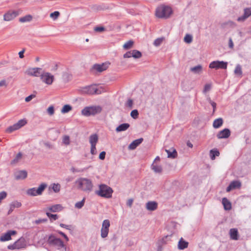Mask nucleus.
<instances>
[{
  "label": "nucleus",
  "instance_id": "obj_1",
  "mask_svg": "<svg viewBox=\"0 0 251 251\" xmlns=\"http://www.w3.org/2000/svg\"><path fill=\"white\" fill-rule=\"evenodd\" d=\"M173 14L172 8L168 5L161 4L155 10V15L156 17L160 19H168Z\"/></svg>",
  "mask_w": 251,
  "mask_h": 251
},
{
  "label": "nucleus",
  "instance_id": "obj_2",
  "mask_svg": "<svg viewBox=\"0 0 251 251\" xmlns=\"http://www.w3.org/2000/svg\"><path fill=\"white\" fill-rule=\"evenodd\" d=\"M75 183L78 188L83 191L90 192L93 190V184L90 179L81 177L76 180Z\"/></svg>",
  "mask_w": 251,
  "mask_h": 251
},
{
  "label": "nucleus",
  "instance_id": "obj_3",
  "mask_svg": "<svg viewBox=\"0 0 251 251\" xmlns=\"http://www.w3.org/2000/svg\"><path fill=\"white\" fill-rule=\"evenodd\" d=\"M102 107L100 105H92L85 107L81 111V114L85 117L95 116L102 111Z\"/></svg>",
  "mask_w": 251,
  "mask_h": 251
},
{
  "label": "nucleus",
  "instance_id": "obj_4",
  "mask_svg": "<svg viewBox=\"0 0 251 251\" xmlns=\"http://www.w3.org/2000/svg\"><path fill=\"white\" fill-rule=\"evenodd\" d=\"M99 190L96 191V194L98 196L105 198H110L113 193L112 189L105 184H100L99 186Z\"/></svg>",
  "mask_w": 251,
  "mask_h": 251
},
{
  "label": "nucleus",
  "instance_id": "obj_5",
  "mask_svg": "<svg viewBox=\"0 0 251 251\" xmlns=\"http://www.w3.org/2000/svg\"><path fill=\"white\" fill-rule=\"evenodd\" d=\"M47 242L50 246L55 247L58 249L61 248L66 249L63 242L60 239L57 238L53 234H50L49 236Z\"/></svg>",
  "mask_w": 251,
  "mask_h": 251
},
{
  "label": "nucleus",
  "instance_id": "obj_6",
  "mask_svg": "<svg viewBox=\"0 0 251 251\" xmlns=\"http://www.w3.org/2000/svg\"><path fill=\"white\" fill-rule=\"evenodd\" d=\"M104 92V89L101 87H98L95 85H92L83 87L82 92L87 95L100 94Z\"/></svg>",
  "mask_w": 251,
  "mask_h": 251
},
{
  "label": "nucleus",
  "instance_id": "obj_7",
  "mask_svg": "<svg viewBox=\"0 0 251 251\" xmlns=\"http://www.w3.org/2000/svg\"><path fill=\"white\" fill-rule=\"evenodd\" d=\"M47 187V184L46 183H42L39 185L38 188L33 187L27 190L26 194L30 196L41 195Z\"/></svg>",
  "mask_w": 251,
  "mask_h": 251
},
{
  "label": "nucleus",
  "instance_id": "obj_8",
  "mask_svg": "<svg viewBox=\"0 0 251 251\" xmlns=\"http://www.w3.org/2000/svg\"><path fill=\"white\" fill-rule=\"evenodd\" d=\"M22 10L20 9L9 10L3 15V20L6 22L11 21L19 16Z\"/></svg>",
  "mask_w": 251,
  "mask_h": 251
},
{
  "label": "nucleus",
  "instance_id": "obj_9",
  "mask_svg": "<svg viewBox=\"0 0 251 251\" xmlns=\"http://www.w3.org/2000/svg\"><path fill=\"white\" fill-rule=\"evenodd\" d=\"M40 77L42 81L47 85L52 84L54 80V76L49 72H43Z\"/></svg>",
  "mask_w": 251,
  "mask_h": 251
},
{
  "label": "nucleus",
  "instance_id": "obj_10",
  "mask_svg": "<svg viewBox=\"0 0 251 251\" xmlns=\"http://www.w3.org/2000/svg\"><path fill=\"white\" fill-rule=\"evenodd\" d=\"M25 246L26 243L25 239L24 238H21L13 244L8 245L7 248L11 250L15 249L19 250L25 248Z\"/></svg>",
  "mask_w": 251,
  "mask_h": 251
},
{
  "label": "nucleus",
  "instance_id": "obj_11",
  "mask_svg": "<svg viewBox=\"0 0 251 251\" xmlns=\"http://www.w3.org/2000/svg\"><path fill=\"white\" fill-rule=\"evenodd\" d=\"M227 66V62L223 61H214L211 62L209 67L211 69H226Z\"/></svg>",
  "mask_w": 251,
  "mask_h": 251
},
{
  "label": "nucleus",
  "instance_id": "obj_12",
  "mask_svg": "<svg viewBox=\"0 0 251 251\" xmlns=\"http://www.w3.org/2000/svg\"><path fill=\"white\" fill-rule=\"evenodd\" d=\"M110 226V224L108 220H104L103 221L100 230V236L101 238H105L108 236Z\"/></svg>",
  "mask_w": 251,
  "mask_h": 251
},
{
  "label": "nucleus",
  "instance_id": "obj_13",
  "mask_svg": "<svg viewBox=\"0 0 251 251\" xmlns=\"http://www.w3.org/2000/svg\"><path fill=\"white\" fill-rule=\"evenodd\" d=\"M109 65V62H105L101 64H95L93 66L92 71L100 73L105 71L108 68Z\"/></svg>",
  "mask_w": 251,
  "mask_h": 251
},
{
  "label": "nucleus",
  "instance_id": "obj_14",
  "mask_svg": "<svg viewBox=\"0 0 251 251\" xmlns=\"http://www.w3.org/2000/svg\"><path fill=\"white\" fill-rule=\"evenodd\" d=\"M41 70L42 69L40 68H32L27 69L25 73L29 76L38 77L40 76Z\"/></svg>",
  "mask_w": 251,
  "mask_h": 251
},
{
  "label": "nucleus",
  "instance_id": "obj_15",
  "mask_svg": "<svg viewBox=\"0 0 251 251\" xmlns=\"http://www.w3.org/2000/svg\"><path fill=\"white\" fill-rule=\"evenodd\" d=\"M16 234L15 230H8L7 232L3 234L0 237V241L1 242H4L9 241L11 239V236Z\"/></svg>",
  "mask_w": 251,
  "mask_h": 251
},
{
  "label": "nucleus",
  "instance_id": "obj_16",
  "mask_svg": "<svg viewBox=\"0 0 251 251\" xmlns=\"http://www.w3.org/2000/svg\"><path fill=\"white\" fill-rule=\"evenodd\" d=\"M27 176V172L25 170H20L15 172L14 177L16 180H22L26 178Z\"/></svg>",
  "mask_w": 251,
  "mask_h": 251
},
{
  "label": "nucleus",
  "instance_id": "obj_17",
  "mask_svg": "<svg viewBox=\"0 0 251 251\" xmlns=\"http://www.w3.org/2000/svg\"><path fill=\"white\" fill-rule=\"evenodd\" d=\"M230 133L228 128H225L218 132L217 137L218 139L227 138L230 135Z\"/></svg>",
  "mask_w": 251,
  "mask_h": 251
},
{
  "label": "nucleus",
  "instance_id": "obj_18",
  "mask_svg": "<svg viewBox=\"0 0 251 251\" xmlns=\"http://www.w3.org/2000/svg\"><path fill=\"white\" fill-rule=\"evenodd\" d=\"M241 186V183L239 181H232L229 184L228 186L226 188V191L227 192H230L231 190L236 188H239Z\"/></svg>",
  "mask_w": 251,
  "mask_h": 251
},
{
  "label": "nucleus",
  "instance_id": "obj_19",
  "mask_svg": "<svg viewBox=\"0 0 251 251\" xmlns=\"http://www.w3.org/2000/svg\"><path fill=\"white\" fill-rule=\"evenodd\" d=\"M251 15V8H245L244 9V15L238 18L237 21L239 22L244 21L246 19Z\"/></svg>",
  "mask_w": 251,
  "mask_h": 251
},
{
  "label": "nucleus",
  "instance_id": "obj_20",
  "mask_svg": "<svg viewBox=\"0 0 251 251\" xmlns=\"http://www.w3.org/2000/svg\"><path fill=\"white\" fill-rule=\"evenodd\" d=\"M143 138L136 139L132 142L128 146V149L130 150H133L135 149L143 141Z\"/></svg>",
  "mask_w": 251,
  "mask_h": 251
},
{
  "label": "nucleus",
  "instance_id": "obj_21",
  "mask_svg": "<svg viewBox=\"0 0 251 251\" xmlns=\"http://www.w3.org/2000/svg\"><path fill=\"white\" fill-rule=\"evenodd\" d=\"M158 204L154 201H148L146 204V207L149 211H154L157 208Z\"/></svg>",
  "mask_w": 251,
  "mask_h": 251
},
{
  "label": "nucleus",
  "instance_id": "obj_22",
  "mask_svg": "<svg viewBox=\"0 0 251 251\" xmlns=\"http://www.w3.org/2000/svg\"><path fill=\"white\" fill-rule=\"evenodd\" d=\"M63 207L60 204H54L47 208V210L52 212H57L62 210Z\"/></svg>",
  "mask_w": 251,
  "mask_h": 251
},
{
  "label": "nucleus",
  "instance_id": "obj_23",
  "mask_svg": "<svg viewBox=\"0 0 251 251\" xmlns=\"http://www.w3.org/2000/svg\"><path fill=\"white\" fill-rule=\"evenodd\" d=\"M22 203L18 201H14L12 202L9 205V209L8 212V214H10L13 211L15 208H19L21 206Z\"/></svg>",
  "mask_w": 251,
  "mask_h": 251
},
{
  "label": "nucleus",
  "instance_id": "obj_24",
  "mask_svg": "<svg viewBox=\"0 0 251 251\" xmlns=\"http://www.w3.org/2000/svg\"><path fill=\"white\" fill-rule=\"evenodd\" d=\"M230 237L231 239L237 240L238 239V232L237 228H231L229 231Z\"/></svg>",
  "mask_w": 251,
  "mask_h": 251
},
{
  "label": "nucleus",
  "instance_id": "obj_25",
  "mask_svg": "<svg viewBox=\"0 0 251 251\" xmlns=\"http://www.w3.org/2000/svg\"><path fill=\"white\" fill-rule=\"evenodd\" d=\"M130 126V125L128 123H124L119 125L116 128V131L117 132L124 131L126 130Z\"/></svg>",
  "mask_w": 251,
  "mask_h": 251
},
{
  "label": "nucleus",
  "instance_id": "obj_26",
  "mask_svg": "<svg viewBox=\"0 0 251 251\" xmlns=\"http://www.w3.org/2000/svg\"><path fill=\"white\" fill-rule=\"evenodd\" d=\"M188 242L185 241L182 238L179 240L178 243V249L180 250H184L188 247Z\"/></svg>",
  "mask_w": 251,
  "mask_h": 251
},
{
  "label": "nucleus",
  "instance_id": "obj_27",
  "mask_svg": "<svg viewBox=\"0 0 251 251\" xmlns=\"http://www.w3.org/2000/svg\"><path fill=\"white\" fill-rule=\"evenodd\" d=\"M222 204L226 210H229L231 209V204L227 198H224L222 199Z\"/></svg>",
  "mask_w": 251,
  "mask_h": 251
},
{
  "label": "nucleus",
  "instance_id": "obj_28",
  "mask_svg": "<svg viewBox=\"0 0 251 251\" xmlns=\"http://www.w3.org/2000/svg\"><path fill=\"white\" fill-rule=\"evenodd\" d=\"M98 136L97 134H93L89 137V142L91 146L96 145L98 141Z\"/></svg>",
  "mask_w": 251,
  "mask_h": 251
},
{
  "label": "nucleus",
  "instance_id": "obj_29",
  "mask_svg": "<svg viewBox=\"0 0 251 251\" xmlns=\"http://www.w3.org/2000/svg\"><path fill=\"white\" fill-rule=\"evenodd\" d=\"M151 169L156 173H161L162 171V168L161 165H157L153 162L151 166Z\"/></svg>",
  "mask_w": 251,
  "mask_h": 251
},
{
  "label": "nucleus",
  "instance_id": "obj_30",
  "mask_svg": "<svg viewBox=\"0 0 251 251\" xmlns=\"http://www.w3.org/2000/svg\"><path fill=\"white\" fill-rule=\"evenodd\" d=\"M223 124V120L222 118H219L215 120L213 123V126L215 128H218L221 127Z\"/></svg>",
  "mask_w": 251,
  "mask_h": 251
},
{
  "label": "nucleus",
  "instance_id": "obj_31",
  "mask_svg": "<svg viewBox=\"0 0 251 251\" xmlns=\"http://www.w3.org/2000/svg\"><path fill=\"white\" fill-rule=\"evenodd\" d=\"M210 157L211 160H214L216 156H219L220 155V152L217 149H214L211 150L209 152Z\"/></svg>",
  "mask_w": 251,
  "mask_h": 251
},
{
  "label": "nucleus",
  "instance_id": "obj_32",
  "mask_svg": "<svg viewBox=\"0 0 251 251\" xmlns=\"http://www.w3.org/2000/svg\"><path fill=\"white\" fill-rule=\"evenodd\" d=\"M168 154V158H175L177 156V152L175 149H173L171 151L168 150H165Z\"/></svg>",
  "mask_w": 251,
  "mask_h": 251
},
{
  "label": "nucleus",
  "instance_id": "obj_33",
  "mask_svg": "<svg viewBox=\"0 0 251 251\" xmlns=\"http://www.w3.org/2000/svg\"><path fill=\"white\" fill-rule=\"evenodd\" d=\"M27 123V121L25 119H21L19 120L17 123L15 124L16 127H17V129H20L25 125Z\"/></svg>",
  "mask_w": 251,
  "mask_h": 251
},
{
  "label": "nucleus",
  "instance_id": "obj_34",
  "mask_svg": "<svg viewBox=\"0 0 251 251\" xmlns=\"http://www.w3.org/2000/svg\"><path fill=\"white\" fill-rule=\"evenodd\" d=\"M32 20V16L30 15H27L19 19V21L21 23L30 22Z\"/></svg>",
  "mask_w": 251,
  "mask_h": 251
},
{
  "label": "nucleus",
  "instance_id": "obj_35",
  "mask_svg": "<svg viewBox=\"0 0 251 251\" xmlns=\"http://www.w3.org/2000/svg\"><path fill=\"white\" fill-rule=\"evenodd\" d=\"M191 72L195 74H200L202 71V66L200 65L192 67L190 69Z\"/></svg>",
  "mask_w": 251,
  "mask_h": 251
},
{
  "label": "nucleus",
  "instance_id": "obj_36",
  "mask_svg": "<svg viewBox=\"0 0 251 251\" xmlns=\"http://www.w3.org/2000/svg\"><path fill=\"white\" fill-rule=\"evenodd\" d=\"M133 44L134 42L132 40H129L125 43L123 48L126 50H129L133 47Z\"/></svg>",
  "mask_w": 251,
  "mask_h": 251
},
{
  "label": "nucleus",
  "instance_id": "obj_37",
  "mask_svg": "<svg viewBox=\"0 0 251 251\" xmlns=\"http://www.w3.org/2000/svg\"><path fill=\"white\" fill-rule=\"evenodd\" d=\"M142 53L139 50H132V57L135 59H138L142 57Z\"/></svg>",
  "mask_w": 251,
  "mask_h": 251
},
{
  "label": "nucleus",
  "instance_id": "obj_38",
  "mask_svg": "<svg viewBox=\"0 0 251 251\" xmlns=\"http://www.w3.org/2000/svg\"><path fill=\"white\" fill-rule=\"evenodd\" d=\"M72 107L69 105L66 104L62 107L61 112L62 113H66L72 110Z\"/></svg>",
  "mask_w": 251,
  "mask_h": 251
},
{
  "label": "nucleus",
  "instance_id": "obj_39",
  "mask_svg": "<svg viewBox=\"0 0 251 251\" xmlns=\"http://www.w3.org/2000/svg\"><path fill=\"white\" fill-rule=\"evenodd\" d=\"M164 39V37L157 38L154 41L153 44L155 47H158L162 43Z\"/></svg>",
  "mask_w": 251,
  "mask_h": 251
},
{
  "label": "nucleus",
  "instance_id": "obj_40",
  "mask_svg": "<svg viewBox=\"0 0 251 251\" xmlns=\"http://www.w3.org/2000/svg\"><path fill=\"white\" fill-rule=\"evenodd\" d=\"M47 216L50 218V220L51 221L52 220H56L58 219V216L57 214H52L50 213V212L46 211Z\"/></svg>",
  "mask_w": 251,
  "mask_h": 251
},
{
  "label": "nucleus",
  "instance_id": "obj_41",
  "mask_svg": "<svg viewBox=\"0 0 251 251\" xmlns=\"http://www.w3.org/2000/svg\"><path fill=\"white\" fill-rule=\"evenodd\" d=\"M193 37L190 34H186L184 38V41L187 43L190 44L192 42Z\"/></svg>",
  "mask_w": 251,
  "mask_h": 251
},
{
  "label": "nucleus",
  "instance_id": "obj_42",
  "mask_svg": "<svg viewBox=\"0 0 251 251\" xmlns=\"http://www.w3.org/2000/svg\"><path fill=\"white\" fill-rule=\"evenodd\" d=\"M52 189L55 193H58L60 190V185L58 183H53L52 184Z\"/></svg>",
  "mask_w": 251,
  "mask_h": 251
},
{
  "label": "nucleus",
  "instance_id": "obj_43",
  "mask_svg": "<svg viewBox=\"0 0 251 251\" xmlns=\"http://www.w3.org/2000/svg\"><path fill=\"white\" fill-rule=\"evenodd\" d=\"M60 15V13L58 11H54L50 14V17L52 18L53 20H56L58 19Z\"/></svg>",
  "mask_w": 251,
  "mask_h": 251
},
{
  "label": "nucleus",
  "instance_id": "obj_44",
  "mask_svg": "<svg viewBox=\"0 0 251 251\" xmlns=\"http://www.w3.org/2000/svg\"><path fill=\"white\" fill-rule=\"evenodd\" d=\"M234 74L237 75H242V71L240 65H238L236 66L235 69L234 70Z\"/></svg>",
  "mask_w": 251,
  "mask_h": 251
},
{
  "label": "nucleus",
  "instance_id": "obj_45",
  "mask_svg": "<svg viewBox=\"0 0 251 251\" xmlns=\"http://www.w3.org/2000/svg\"><path fill=\"white\" fill-rule=\"evenodd\" d=\"M62 142L64 145H65L66 146L70 145V137L68 135L64 136L63 137Z\"/></svg>",
  "mask_w": 251,
  "mask_h": 251
},
{
  "label": "nucleus",
  "instance_id": "obj_46",
  "mask_svg": "<svg viewBox=\"0 0 251 251\" xmlns=\"http://www.w3.org/2000/svg\"><path fill=\"white\" fill-rule=\"evenodd\" d=\"M85 202V199H83L81 201H78L75 204V207L78 209L81 208Z\"/></svg>",
  "mask_w": 251,
  "mask_h": 251
},
{
  "label": "nucleus",
  "instance_id": "obj_47",
  "mask_svg": "<svg viewBox=\"0 0 251 251\" xmlns=\"http://www.w3.org/2000/svg\"><path fill=\"white\" fill-rule=\"evenodd\" d=\"M22 158V153L21 152H19L15 158L12 161V162L14 163H16L18 162Z\"/></svg>",
  "mask_w": 251,
  "mask_h": 251
},
{
  "label": "nucleus",
  "instance_id": "obj_48",
  "mask_svg": "<svg viewBox=\"0 0 251 251\" xmlns=\"http://www.w3.org/2000/svg\"><path fill=\"white\" fill-rule=\"evenodd\" d=\"M18 130L15 125L14 124L12 126H10L6 129V132L7 133H11L13 131Z\"/></svg>",
  "mask_w": 251,
  "mask_h": 251
},
{
  "label": "nucleus",
  "instance_id": "obj_49",
  "mask_svg": "<svg viewBox=\"0 0 251 251\" xmlns=\"http://www.w3.org/2000/svg\"><path fill=\"white\" fill-rule=\"evenodd\" d=\"M138 115V110L136 109L133 110L130 113V116L134 119L137 118Z\"/></svg>",
  "mask_w": 251,
  "mask_h": 251
},
{
  "label": "nucleus",
  "instance_id": "obj_50",
  "mask_svg": "<svg viewBox=\"0 0 251 251\" xmlns=\"http://www.w3.org/2000/svg\"><path fill=\"white\" fill-rule=\"evenodd\" d=\"M7 197V193L5 191H2L0 193V203L1 201L5 199Z\"/></svg>",
  "mask_w": 251,
  "mask_h": 251
},
{
  "label": "nucleus",
  "instance_id": "obj_51",
  "mask_svg": "<svg viewBox=\"0 0 251 251\" xmlns=\"http://www.w3.org/2000/svg\"><path fill=\"white\" fill-rule=\"evenodd\" d=\"M211 84H205L204 86L203 90V93H206L207 92L209 91L211 89Z\"/></svg>",
  "mask_w": 251,
  "mask_h": 251
},
{
  "label": "nucleus",
  "instance_id": "obj_52",
  "mask_svg": "<svg viewBox=\"0 0 251 251\" xmlns=\"http://www.w3.org/2000/svg\"><path fill=\"white\" fill-rule=\"evenodd\" d=\"M47 112L50 115H52L54 113V107L53 106H50L47 109Z\"/></svg>",
  "mask_w": 251,
  "mask_h": 251
},
{
  "label": "nucleus",
  "instance_id": "obj_53",
  "mask_svg": "<svg viewBox=\"0 0 251 251\" xmlns=\"http://www.w3.org/2000/svg\"><path fill=\"white\" fill-rule=\"evenodd\" d=\"M207 100L209 101V102L211 104V106H212L213 109V112H214L216 110V103L215 102L212 101L211 100L210 98H209L207 99Z\"/></svg>",
  "mask_w": 251,
  "mask_h": 251
},
{
  "label": "nucleus",
  "instance_id": "obj_54",
  "mask_svg": "<svg viewBox=\"0 0 251 251\" xmlns=\"http://www.w3.org/2000/svg\"><path fill=\"white\" fill-rule=\"evenodd\" d=\"M132 50L126 52V53H125L124 54L123 56L125 58H130L132 57Z\"/></svg>",
  "mask_w": 251,
  "mask_h": 251
},
{
  "label": "nucleus",
  "instance_id": "obj_55",
  "mask_svg": "<svg viewBox=\"0 0 251 251\" xmlns=\"http://www.w3.org/2000/svg\"><path fill=\"white\" fill-rule=\"evenodd\" d=\"M96 145L91 146L90 152L92 154L95 155L97 153Z\"/></svg>",
  "mask_w": 251,
  "mask_h": 251
},
{
  "label": "nucleus",
  "instance_id": "obj_56",
  "mask_svg": "<svg viewBox=\"0 0 251 251\" xmlns=\"http://www.w3.org/2000/svg\"><path fill=\"white\" fill-rule=\"evenodd\" d=\"M126 105L127 107H128L130 108L132 107L133 106V101L131 99H129L127 100V102H126Z\"/></svg>",
  "mask_w": 251,
  "mask_h": 251
},
{
  "label": "nucleus",
  "instance_id": "obj_57",
  "mask_svg": "<svg viewBox=\"0 0 251 251\" xmlns=\"http://www.w3.org/2000/svg\"><path fill=\"white\" fill-rule=\"evenodd\" d=\"M94 30L96 32H102L104 30V28L102 26H97L94 28Z\"/></svg>",
  "mask_w": 251,
  "mask_h": 251
},
{
  "label": "nucleus",
  "instance_id": "obj_58",
  "mask_svg": "<svg viewBox=\"0 0 251 251\" xmlns=\"http://www.w3.org/2000/svg\"><path fill=\"white\" fill-rule=\"evenodd\" d=\"M63 77L64 79L69 80L71 78L72 75L68 73H64Z\"/></svg>",
  "mask_w": 251,
  "mask_h": 251
},
{
  "label": "nucleus",
  "instance_id": "obj_59",
  "mask_svg": "<svg viewBox=\"0 0 251 251\" xmlns=\"http://www.w3.org/2000/svg\"><path fill=\"white\" fill-rule=\"evenodd\" d=\"M35 97V95H30L29 96L27 97L25 99V101L26 102L30 101L33 98Z\"/></svg>",
  "mask_w": 251,
  "mask_h": 251
},
{
  "label": "nucleus",
  "instance_id": "obj_60",
  "mask_svg": "<svg viewBox=\"0 0 251 251\" xmlns=\"http://www.w3.org/2000/svg\"><path fill=\"white\" fill-rule=\"evenodd\" d=\"M57 233H58L60 235H62L65 239V240L67 241H69V238L68 237H67V236L63 232L61 231H57Z\"/></svg>",
  "mask_w": 251,
  "mask_h": 251
},
{
  "label": "nucleus",
  "instance_id": "obj_61",
  "mask_svg": "<svg viewBox=\"0 0 251 251\" xmlns=\"http://www.w3.org/2000/svg\"><path fill=\"white\" fill-rule=\"evenodd\" d=\"M105 154H106V153L105 151H103L101 152L99 155V158L100 160L104 159V158L105 157Z\"/></svg>",
  "mask_w": 251,
  "mask_h": 251
},
{
  "label": "nucleus",
  "instance_id": "obj_62",
  "mask_svg": "<svg viewBox=\"0 0 251 251\" xmlns=\"http://www.w3.org/2000/svg\"><path fill=\"white\" fill-rule=\"evenodd\" d=\"M47 221L46 219H38L35 221V223L37 224H40L41 223H45Z\"/></svg>",
  "mask_w": 251,
  "mask_h": 251
},
{
  "label": "nucleus",
  "instance_id": "obj_63",
  "mask_svg": "<svg viewBox=\"0 0 251 251\" xmlns=\"http://www.w3.org/2000/svg\"><path fill=\"white\" fill-rule=\"evenodd\" d=\"M133 199H128L126 202L127 205L130 207H131L132 203H133Z\"/></svg>",
  "mask_w": 251,
  "mask_h": 251
},
{
  "label": "nucleus",
  "instance_id": "obj_64",
  "mask_svg": "<svg viewBox=\"0 0 251 251\" xmlns=\"http://www.w3.org/2000/svg\"><path fill=\"white\" fill-rule=\"evenodd\" d=\"M228 46L231 49H232L233 48L234 45L232 41V40L231 38L229 39V42H228Z\"/></svg>",
  "mask_w": 251,
  "mask_h": 251
}]
</instances>
